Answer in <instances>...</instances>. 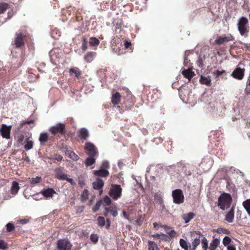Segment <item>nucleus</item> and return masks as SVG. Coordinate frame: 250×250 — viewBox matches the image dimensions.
I'll return each instance as SVG.
<instances>
[{
    "mask_svg": "<svg viewBox=\"0 0 250 250\" xmlns=\"http://www.w3.org/2000/svg\"><path fill=\"white\" fill-rule=\"evenodd\" d=\"M232 198L230 194L226 193L222 194L218 198V206L222 210L228 209L231 205Z\"/></svg>",
    "mask_w": 250,
    "mask_h": 250,
    "instance_id": "1",
    "label": "nucleus"
},
{
    "mask_svg": "<svg viewBox=\"0 0 250 250\" xmlns=\"http://www.w3.org/2000/svg\"><path fill=\"white\" fill-rule=\"evenodd\" d=\"M122 189L119 185L113 184L111 185L109 191V195L114 200H117L122 194Z\"/></svg>",
    "mask_w": 250,
    "mask_h": 250,
    "instance_id": "2",
    "label": "nucleus"
},
{
    "mask_svg": "<svg viewBox=\"0 0 250 250\" xmlns=\"http://www.w3.org/2000/svg\"><path fill=\"white\" fill-rule=\"evenodd\" d=\"M248 20L247 18L242 17L238 23V29L242 36L245 35L248 32L247 29Z\"/></svg>",
    "mask_w": 250,
    "mask_h": 250,
    "instance_id": "3",
    "label": "nucleus"
},
{
    "mask_svg": "<svg viewBox=\"0 0 250 250\" xmlns=\"http://www.w3.org/2000/svg\"><path fill=\"white\" fill-rule=\"evenodd\" d=\"M173 202L176 204H181L184 201V196L183 191L180 189H176L172 192Z\"/></svg>",
    "mask_w": 250,
    "mask_h": 250,
    "instance_id": "4",
    "label": "nucleus"
},
{
    "mask_svg": "<svg viewBox=\"0 0 250 250\" xmlns=\"http://www.w3.org/2000/svg\"><path fill=\"white\" fill-rule=\"evenodd\" d=\"M72 245L68 239H60L57 242L58 250H70Z\"/></svg>",
    "mask_w": 250,
    "mask_h": 250,
    "instance_id": "5",
    "label": "nucleus"
},
{
    "mask_svg": "<svg viewBox=\"0 0 250 250\" xmlns=\"http://www.w3.org/2000/svg\"><path fill=\"white\" fill-rule=\"evenodd\" d=\"M62 150L65 152V154L73 160L77 161L79 159V157L72 150L71 148L68 146H63Z\"/></svg>",
    "mask_w": 250,
    "mask_h": 250,
    "instance_id": "6",
    "label": "nucleus"
},
{
    "mask_svg": "<svg viewBox=\"0 0 250 250\" xmlns=\"http://www.w3.org/2000/svg\"><path fill=\"white\" fill-rule=\"evenodd\" d=\"M85 149L87 154L89 156H94L97 153L96 147L91 143H87L86 144Z\"/></svg>",
    "mask_w": 250,
    "mask_h": 250,
    "instance_id": "7",
    "label": "nucleus"
},
{
    "mask_svg": "<svg viewBox=\"0 0 250 250\" xmlns=\"http://www.w3.org/2000/svg\"><path fill=\"white\" fill-rule=\"evenodd\" d=\"M244 68L237 67L231 74V76L237 80H242L244 76Z\"/></svg>",
    "mask_w": 250,
    "mask_h": 250,
    "instance_id": "8",
    "label": "nucleus"
},
{
    "mask_svg": "<svg viewBox=\"0 0 250 250\" xmlns=\"http://www.w3.org/2000/svg\"><path fill=\"white\" fill-rule=\"evenodd\" d=\"M233 37L230 35H223L217 38L215 42L217 44H222L229 41H233Z\"/></svg>",
    "mask_w": 250,
    "mask_h": 250,
    "instance_id": "9",
    "label": "nucleus"
},
{
    "mask_svg": "<svg viewBox=\"0 0 250 250\" xmlns=\"http://www.w3.org/2000/svg\"><path fill=\"white\" fill-rule=\"evenodd\" d=\"M11 125L7 126L5 124H2L1 127L0 129V132L1 134V135L3 138L6 139L10 138V133L11 130Z\"/></svg>",
    "mask_w": 250,
    "mask_h": 250,
    "instance_id": "10",
    "label": "nucleus"
},
{
    "mask_svg": "<svg viewBox=\"0 0 250 250\" xmlns=\"http://www.w3.org/2000/svg\"><path fill=\"white\" fill-rule=\"evenodd\" d=\"M64 125L62 123H58L56 125L52 126L50 128V131L53 134H56L58 133L62 134L64 133Z\"/></svg>",
    "mask_w": 250,
    "mask_h": 250,
    "instance_id": "11",
    "label": "nucleus"
},
{
    "mask_svg": "<svg viewBox=\"0 0 250 250\" xmlns=\"http://www.w3.org/2000/svg\"><path fill=\"white\" fill-rule=\"evenodd\" d=\"M16 37L15 40V44L17 47H21L24 43V36L22 32H18L16 33Z\"/></svg>",
    "mask_w": 250,
    "mask_h": 250,
    "instance_id": "12",
    "label": "nucleus"
},
{
    "mask_svg": "<svg viewBox=\"0 0 250 250\" xmlns=\"http://www.w3.org/2000/svg\"><path fill=\"white\" fill-rule=\"evenodd\" d=\"M41 193L46 198H52L54 194H57L56 192L52 188L42 189L41 191Z\"/></svg>",
    "mask_w": 250,
    "mask_h": 250,
    "instance_id": "13",
    "label": "nucleus"
},
{
    "mask_svg": "<svg viewBox=\"0 0 250 250\" xmlns=\"http://www.w3.org/2000/svg\"><path fill=\"white\" fill-rule=\"evenodd\" d=\"M93 188L95 189L101 190L100 192H102V188L104 185V182L103 180L98 178L95 182L92 183Z\"/></svg>",
    "mask_w": 250,
    "mask_h": 250,
    "instance_id": "14",
    "label": "nucleus"
},
{
    "mask_svg": "<svg viewBox=\"0 0 250 250\" xmlns=\"http://www.w3.org/2000/svg\"><path fill=\"white\" fill-rule=\"evenodd\" d=\"M93 172L94 175L101 177H105L108 176L109 174V173L107 170L103 168H101L98 170H94Z\"/></svg>",
    "mask_w": 250,
    "mask_h": 250,
    "instance_id": "15",
    "label": "nucleus"
},
{
    "mask_svg": "<svg viewBox=\"0 0 250 250\" xmlns=\"http://www.w3.org/2000/svg\"><path fill=\"white\" fill-rule=\"evenodd\" d=\"M182 74L184 77L190 80L194 75V73L192 71V67H189L187 69H184L182 71Z\"/></svg>",
    "mask_w": 250,
    "mask_h": 250,
    "instance_id": "16",
    "label": "nucleus"
},
{
    "mask_svg": "<svg viewBox=\"0 0 250 250\" xmlns=\"http://www.w3.org/2000/svg\"><path fill=\"white\" fill-rule=\"evenodd\" d=\"M234 208L232 206L230 210L227 213L225 216V220L229 223H232L234 220Z\"/></svg>",
    "mask_w": 250,
    "mask_h": 250,
    "instance_id": "17",
    "label": "nucleus"
},
{
    "mask_svg": "<svg viewBox=\"0 0 250 250\" xmlns=\"http://www.w3.org/2000/svg\"><path fill=\"white\" fill-rule=\"evenodd\" d=\"M56 177L60 180L66 179L67 175L63 173L62 168H57L55 170Z\"/></svg>",
    "mask_w": 250,
    "mask_h": 250,
    "instance_id": "18",
    "label": "nucleus"
},
{
    "mask_svg": "<svg viewBox=\"0 0 250 250\" xmlns=\"http://www.w3.org/2000/svg\"><path fill=\"white\" fill-rule=\"evenodd\" d=\"M20 189L19 183L16 181H13L10 188L11 193L13 195H16Z\"/></svg>",
    "mask_w": 250,
    "mask_h": 250,
    "instance_id": "19",
    "label": "nucleus"
},
{
    "mask_svg": "<svg viewBox=\"0 0 250 250\" xmlns=\"http://www.w3.org/2000/svg\"><path fill=\"white\" fill-rule=\"evenodd\" d=\"M121 94L118 92L113 94L111 98L112 103L114 105H118L121 101Z\"/></svg>",
    "mask_w": 250,
    "mask_h": 250,
    "instance_id": "20",
    "label": "nucleus"
},
{
    "mask_svg": "<svg viewBox=\"0 0 250 250\" xmlns=\"http://www.w3.org/2000/svg\"><path fill=\"white\" fill-rule=\"evenodd\" d=\"M199 82L201 84L209 85L211 83V79L209 76L201 75L200 76Z\"/></svg>",
    "mask_w": 250,
    "mask_h": 250,
    "instance_id": "21",
    "label": "nucleus"
},
{
    "mask_svg": "<svg viewBox=\"0 0 250 250\" xmlns=\"http://www.w3.org/2000/svg\"><path fill=\"white\" fill-rule=\"evenodd\" d=\"M88 136V131L87 129L83 128L79 131L78 137L81 139L86 140Z\"/></svg>",
    "mask_w": 250,
    "mask_h": 250,
    "instance_id": "22",
    "label": "nucleus"
},
{
    "mask_svg": "<svg viewBox=\"0 0 250 250\" xmlns=\"http://www.w3.org/2000/svg\"><path fill=\"white\" fill-rule=\"evenodd\" d=\"M201 238H200V236H198L194 238L193 241L192 242L191 246H189V247L191 248V250H195L197 248V247L200 244V239Z\"/></svg>",
    "mask_w": 250,
    "mask_h": 250,
    "instance_id": "23",
    "label": "nucleus"
},
{
    "mask_svg": "<svg viewBox=\"0 0 250 250\" xmlns=\"http://www.w3.org/2000/svg\"><path fill=\"white\" fill-rule=\"evenodd\" d=\"M195 216L194 213L192 212H189L187 214H185L182 215V217L185 221L186 223L189 222Z\"/></svg>",
    "mask_w": 250,
    "mask_h": 250,
    "instance_id": "24",
    "label": "nucleus"
},
{
    "mask_svg": "<svg viewBox=\"0 0 250 250\" xmlns=\"http://www.w3.org/2000/svg\"><path fill=\"white\" fill-rule=\"evenodd\" d=\"M96 56V53L94 52H88L85 56H84V60L88 62H91Z\"/></svg>",
    "mask_w": 250,
    "mask_h": 250,
    "instance_id": "25",
    "label": "nucleus"
},
{
    "mask_svg": "<svg viewBox=\"0 0 250 250\" xmlns=\"http://www.w3.org/2000/svg\"><path fill=\"white\" fill-rule=\"evenodd\" d=\"M25 142V144L24 146V148L25 150L28 151L33 147V142L29 138L26 139Z\"/></svg>",
    "mask_w": 250,
    "mask_h": 250,
    "instance_id": "26",
    "label": "nucleus"
},
{
    "mask_svg": "<svg viewBox=\"0 0 250 250\" xmlns=\"http://www.w3.org/2000/svg\"><path fill=\"white\" fill-rule=\"evenodd\" d=\"M220 243L219 240L217 238L214 239L210 243L209 250H215Z\"/></svg>",
    "mask_w": 250,
    "mask_h": 250,
    "instance_id": "27",
    "label": "nucleus"
},
{
    "mask_svg": "<svg viewBox=\"0 0 250 250\" xmlns=\"http://www.w3.org/2000/svg\"><path fill=\"white\" fill-rule=\"evenodd\" d=\"M243 206L248 214L250 215V199H247L243 202Z\"/></svg>",
    "mask_w": 250,
    "mask_h": 250,
    "instance_id": "28",
    "label": "nucleus"
},
{
    "mask_svg": "<svg viewBox=\"0 0 250 250\" xmlns=\"http://www.w3.org/2000/svg\"><path fill=\"white\" fill-rule=\"evenodd\" d=\"M93 157L94 156H89L86 158L85 161V164L86 166L90 167L95 163V159Z\"/></svg>",
    "mask_w": 250,
    "mask_h": 250,
    "instance_id": "29",
    "label": "nucleus"
},
{
    "mask_svg": "<svg viewBox=\"0 0 250 250\" xmlns=\"http://www.w3.org/2000/svg\"><path fill=\"white\" fill-rule=\"evenodd\" d=\"M148 247L149 250H159L157 244L150 240L148 241Z\"/></svg>",
    "mask_w": 250,
    "mask_h": 250,
    "instance_id": "30",
    "label": "nucleus"
},
{
    "mask_svg": "<svg viewBox=\"0 0 250 250\" xmlns=\"http://www.w3.org/2000/svg\"><path fill=\"white\" fill-rule=\"evenodd\" d=\"M100 43V41L95 37H91L89 39V44L92 46H97Z\"/></svg>",
    "mask_w": 250,
    "mask_h": 250,
    "instance_id": "31",
    "label": "nucleus"
},
{
    "mask_svg": "<svg viewBox=\"0 0 250 250\" xmlns=\"http://www.w3.org/2000/svg\"><path fill=\"white\" fill-rule=\"evenodd\" d=\"M48 139V135L47 133L42 132L39 137V141L41 143H44L47 142Z\"/></svg>",
    "mask_w": 250,
    "mask_h": 250,
    "instance_id": "32",
    "label": "nucleus"
},
{
    "mask_svg": "<svg viewBox=\"0 0 250 250\" xmlns=\"http://www.w3.org/2000/svg\"><path fill=\"white\" fill-rule=\"evenodd\" d=\"M180 245L185 250H188V246L187 241L184 239H180L179 241Z\"/></svg>",
    "mask_w": 250,
    "mask_h": 250,
    "instance_id": "33",
    "label": "nucleus"
},
{
    "mask_svg": "<svg viewBox=\"0 0 250 250\" xmlns=\"http://www.w3.org/2000/svg\"><path fill=\"white\" fill-rule=\"evenodd\" d=\"M202 241L201 242L202 249L203 250H208V241L206 237L201 238Z\"/></svg>",
    "mask_w": 250,
    "mask_h": 250,
    "instance_id": "34",
    "label": "nucleus"
},
{
    "mask_svg": "<svg viewBox=\"0 0 250 250\" xmlns=\"http://www.w3.org/2000/svg\"><path fill=\"white\" fill-rule=\"evenodd\" d=\"M9 8V5L7 3H0V14L5 12Z\"/></svg>",
    "mask_w": 250,
    "mask_h": 250,
    "instance_id": "35",
    "label": "nucleus"
},
{
    "mask_svg": "<svg viewBox=\"0 0 250 250\" xmlns=\"http://www.w3.org/2000/svg\"><path fill=\"white\" fill-rule=\"evenodd\" d=\"M56 53L55 50H52L50 52V60L51 61L54 63L55 64H56L57 61L55 59V58H57V56L55 54Z\"/></svg>",
    "mask_w": 250,
    "mask_h": 250,
    "instance_id": "36",
    "label": "nucleus"
},
{
    "mask_svg": "<svg viewBox=\"0 0 250 250\" xmlns=\"http://www.w3.org/2000/svg\"><path fill=\"white\" fill-rule=\"evenodd\" d=\"M41 177L37 176L35 178H32L30 179V182L32 185H35L40 183L41 181Z\"/></svg>",
    "mask_w": 250,
    "mask_h": 250,
    "instance_id": "37",
    "label": "nucleus"
},
{
    "mask_svg": "<svg viewBox=\"0 0 250 250\" xmlns=\"http://www.w3.org/2000/svg\"><path fill=\"white\" fill-rule=\"evenodd\" d=\"M88 197V192L87 189H84L81 195V199L83 202H85Z\"/></svg>",
    "mask_w": 250,
    "mask_h": 250,
    "instance_id": "38",
    "label": "nucleus"
},
{
    "mask_svg": "<svg viewBox=\"0 0 250 250\" xmlns=\"http://www.w3.org/2000/svg\"><path fill=\"white\" fill-rule=\"evenodd\" d=\"M98 225L101 227H103L105 225V219L104 217L99 216L97 219Z\"/></svg>",
    "mask_w": 250,
    "mask_h": 250,
    "instance_id": "39",
    "label": "nucleus"
},
{
    "mask_svg": "<svg viewBox=\"0 0 250 250\" xmlns=\"http://www.w3.org/2000/svg\"><path fill=\"white\" fill-rule=\"evenodd\" d=\"M224 73H225L224 70L220 71L218 70H216L212 72V75L215 78H217L220 76H221Z\"/></svg>",
    "mask_w": 250,
    "mask_h": 250,
    "instance_id": "40",
    "label": "nucleus"
},
{
    "mask_svg": "<svg viewBox=\"0 0 250 250\" xmlns=\"http://www.w3.org/2000/svg\"><path fill=\"white\" fill-rule=\"evenodd\" d=\"M99 237L97 234H92L90 235V240L94 244H96L98 241Z\"/></svg>",
    "mask_w": 250,
    "mask_h": 250,
    "instance_id": "41",
    "label": "nucleus"
},
{
    "mask_svg": "<svg viewBox=\"0 0 250 250\" xmlns=\"http://www.w3.org/2000/svg\"><path fill=\"white\" fill-rule=\"evenodd\" d=\"M0 249L6 250L8 249L7 245L3 240H0Z\"/></svg>",
    "mask_w": 250,
    "mask_h": 250,
    "instance_id": "42",
    "label": "nucleus"
},
{
    "mask_svg": "<svg viewBox=\"0 0 250 250\" xmlns=\"http://www.w3.org/2000/svg\"><path fill=\"white\" fill-rule=\"evenodd\" d=\"M101 204L102 202L101 201H99L96 203V205H95L92 209L93 212H95L96 211L99 209L101 206Z\"/></svg>",
    "mask_w": 250,
    "mask_h": 250,
    "instance_id": "43",
    "label": "nucleus"
},
{
    "mask_svg": "<svg viewBox=\"0 0 250 250\" xmlns=\"http://www.w3.org/2000/svg\"><path fill=\"white\" fill-rule=\"evenodd\" d=\"M69 72L70 73H71V72L74 73L75 75V76L77 78L79 77L80 76V75H81V72L78 69L71 68Z\"/></svg>",
    "mask_w": 250,
    "mask_h": 250,
    "instance_id": "44",
    "label": "nucleus"
},
{
    "mask_svg": "<svg viewBox=\"0 0 250 250\" xmlns=\"http://www.w3.org/2000/svg\"><path fill=\"white\" fill-rule=\"evenodd\" d=\"M109 167V162L107 161H104L103 162L101 165V168L103 169H107Z\"/></svg>",
    "mask_w": 250,
    "mask_h": 250,
    "instance_id": "45",
    "label": "nucleus"
},
{
    "mask_svg": "<svg viewBox=\"0 0 250 250\" xmlns=\"http://www.w3.org/2000/svg\"><path fill=\"white\" fill-rule=\"evenodd\" d=\"M231 242V239L229 236H225L223 240V243L224 245L229 244Z\"/></svg>",
    "mask_w": 250,
    "mask_h": 250,
    "instance_id": "46",
    "label": "nucleus"
},
{
    "mask_svg": "<svg viewBox=\"0 0 250 250\" xmlns=\"http://www.w3.org/2000/svg\"><path fill=\"white\" fill-rule=\"evenodd\" d=\"M6 229L7 231H11L14 229V226L12 223H8L6 225Z\"/></svg>",
    "mask_w": 250,
    "mask_h": 250,
    "instance_id": "47",
    "label": "nucleus"
},
{
    "mask_svg": "<svg viewBox=\"0 0 250 250\" xmlns=\"http://www.w3.org/2000/svg\"><path fill=\"white\" fill-rule=\"evenodd\" d=\"M55 157L51 158L52 160H56L58 162H61L62 160V156L61 155L55 154Z\"/></svg>",
    "mask_w": 250,
    "mask_h": 250,
    "instance_id": "48",
    "label": "nucleus"
},
{
    "mask_svg": "<svg viewBox=\"0 0 250 250\" xmlns=\"http://www.w3.org/2000/svg\"><path fill=\"white\" fill-rule=\"evenodd\" d=\"M190 60L188 59V58H185L184 64L186 66H188V68L189 67H191L190 63Z\"/></svg>",
    "mask_w": 250,
    "mask_h": 250,
    "instance_id": "49",
    "label": "nucleus"
},
{
    "mask_svg": "<svg viewBox=\"0 0 250 250\" xmlns=\"http://www.w3.org/2000/svg\"><path fill=\"white\" fill-rule=\"evenodd\" d=\"M104 201L108 206L110 205V204L111 203L110 198L107 196L104 198Z\"/></svg>",
    "mask_w": 250,
    "mask_h": 250,
    "instance_id": "50",
    "label": "nucleus"
},
{
    "mask_svg": "<svg viewBox=\"0 0 250 250\" xmlns=\"http://www.w3.org/2000/svg\"><path fill=\"white\" fill-rule=\"evenodd\" d=\"M87 48V42L86 41H84L82 45V49L83 50L85 51Z\"/></svg>",
    "mask_w": 250,
    "mask_h": 250,
    "instance_id": "51",
    "label": "nucleus"
},
{
    "mask_svg": "<svg viewBox=\"0 0 250 250\" xmlns=\"http://www.w3.org/2000/svg\"><path fill=\"white\" fill-rule=\"evenodd\" d=\"M24 135L22 134H21L19 136V137L18 139L17 142L19 144H21L22 142V141L24 140Z\"/></svg>",
    "mask_w": 250,
    "mask_h": 250,
    "instance_id": "52",
    "label": "nucleus"
},
{
    "mask_svg": "<svg viewBox=\"0 0 250 250\" xmlns=\"http://www.w3.org/2000/svg\"><path fill=\"white\" fill-rule=\"evenodd\" d=\"M113 216L115 217L117 215L118 213L116 210L110 208V212H109Z\"/></svg>",
    "mask_w": 250,
    "mask_h": 250,
    "instance_id": "53",
    "label": "nucleus"
},
{
    "mask_svg": "<svg viewBox=\"0 0 250 250\" xmlns=\"http://www.w3.org/2000/svg\"><path fill=\"white\" fill-rule=\"evenodd\" d=\"M159 238L161 239L167 240V238H168V236L167 235L165 234H160Z\"/></svg>",
    "mask_w": 250,
    "mask_h": 250,
    "instance_id": "54",
    "label": "nucleus"
},
{
    "mask_svg": "<svg viewBox=\"0 0 250 250\" xmlns=\"http://www.w3.org/2000/svg\"><path fill=\"white\" fill-rule=\"evenodd\" d=\"M194 234H196L198 235V236H200V238H202L204 237V235L200 232V231H195L193 232L192 235H194Z\"/></svg>",
    "mask_w": 250,
    "mask_h": 250,
    "instance_id": "55",
    "label": "nucleus"
},
{
    "mask_svg": "<svg viewBox=\"0 0 250 250\" xmlns=\"http://www.w3.org/2000/svg\"><path fill=\"white\" fill-rule=\"evenodd\" d=\"M64 180H66L67 182H69L72 185L75 184L74 181L72 178H67V177H66V179H65Z\"/></svg>",
    "mask_w": 250,
    "mask_h": 250,
    "instance_id": "56",
    "label": "nucleus"
},
{
    "mask_svg": "<svg viewBox=\"0 0 250 250\" xmlns=\"http://www.w3.org/2000/svg\"><path fill=\"white\" fill-rule=\"evenodd\" d=\"M28 220L27 219H21V220H20L19 222L20 224H25L26 223H27L28 222Z\"/></svg>",
    "mask_w": 250,
    "mask_h": 250,
    "instance_id": "57",
    "label": "nucleus"
},
{
    "mask_svg": "<svg viewBox=\"0 0 250 250\" xmlns=\"http://www.w3.org/2000/svg\"><path fill=\"white\" fill-rule=\"evenodd\" d=\"M131 45V42L125 41V48H127Z\"/></svg>",
    "mask_w": 250,
    "mask_h": 250,
    "instance_id": "58",
    "label": "nucleus"
},
{
    "mask_svg": "<svg viewBox=\"0 0 250 250\" xmlns=\"http://www.w3.org/2000/svg\"><path fill=\"white\" fill-rule=\"evenodd\" d=\"M228 250H236L235 247L233 245H229L228 246Z\"/></svg>",
    "mask_w": 250,
    "mask_h": 250,
    "instance_id": "59",
    "label": "nucleus"
},
{
    "mask_svg": "<svg viewBox=\"0 0 250 250\" xmlns=\"http://www.w3.org/2000/svg\"><path fill=\"white\" fill-rule=\"evenodd\" d=\"M167 233L171 236H174L176 232L174 230H171L170 232H167Z\"/></svg>",
    "mask_w": 250,
    "mask_h": 250,
    "instance_id": "60",
    "label": "nucleus"
},
{
    "mask_svg": "<svg viewBox=\"0 0 250 250\" xmlns=\"http://www.w3.org/2000/svg\"><path fill=\"white\" fill-rule=\"evenodd\" d=\"M33 123H34V120H31L30 121H23V124H32Z\"/></svg>",
    "mask_w": 250,
    "mask_h": 250,
    "instance_id": "61",
    "label": "nucleus"
},
{
    "mask_svg": "<svg viewBox=\"0 0 250 250\" xmlns=\"http://www.w3.org/2000/svg\"><path fill=\"white\" fill-rule=\"evenodd\" d=\"M121 27H122L121 22L119 24L118 23H117L116 25L115 26V30H116V31H117V29H121Z\"/></svg>",
    "mask_w": 250,
    "mask_h": 250,
    "instance_id": "62",
    "label": "nucleus"
},
{
    "mask_svg": "<svg viewBox=\"0 0 250 250\" xmlns=\"http://www.w3.org/2000/svg\"><path fill=\"white\" fill-rule=\"evenodd\" d=\"M110 221L109 219L106 220V228L108 229L110 226Z\"/></svg>",
    "mask_w": 250,
    "mask_h": 250,
    "instance_id": "63",
    "label": "nucleus"
},
{
    "mask_svg": "<svg viewBox=\"0 0 250 250\" xmlns=\"http://www.w3.org/2000/svg\"><path fill=\"white\" fill-rule=\"evenodd\" d=\"M105 212L104 213V215H106L108 212H110V208H105Z\"/></svg>",
    "mask_w": 250,
    "mask_h": 250,
    "instance_id": "64",
    "label": "nucleus"
}]
</instances>
